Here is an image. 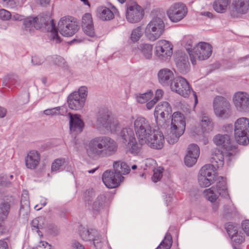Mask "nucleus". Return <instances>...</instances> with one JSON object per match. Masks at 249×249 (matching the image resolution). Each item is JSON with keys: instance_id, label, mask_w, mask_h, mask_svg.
<instances>
[{"instance_id": "nucleus-1", "label": "nucleus", "mask_w": 249, "mask_h": 249, "mask_svg": "<svg viewBox=\"0 0 249 249\" xmlns=\"http://www.w3.org/2000/svg\"><path fill=\"white\" fill-rule=\"evenodd\" d=\"M134 128L141 145L146 144L156 149L163 148L165 142L163 133L159 129H151L149 122L145 118H137L134 123Z\"/></svg>"}, {"instance_id": "nucleus-2", "label": "nucleus", "mask_w": 249, "mask_h": 249, "mask_svg": "<svg viewBox=\"0 0 249 249\" xmlns=\"http://www.w3.org/2000/svg\"><path fill=\"white\" fill-rule=\"evenodd\" d=\"M211 159L213 164L205 165L200 170L199 183L202 187L209 186L214 182L217 178L216 169L224 164V155L219 149L213 150Z\"/></svg>"}, {"instance_id": "nucleus-3", "label": "nucleus", "mask_w": 249, "mask_h": 249, "mask_svg": "<svg viewBox=\"0 0 249 249\" xmlns=\"http://www.w3.org/2000/svg\"><path fill=\"white\" fill-rule=\"evenodd\" d=\"M24 24L26 30L30 31L34 29L46 30L48 32V36L51 40L56 43L60 42L52 14H46L38 18L28 17L24 20Z\"/></svg>"}, {"instance_id": "nucleus-4", "label": "nucleus", "mask_w": 249, "mask_h": 249, "mask_svg": "<svg viewBox=\"0 0 249 249\" xmlns=\"http://www.w3.org/2000/svg\"><path fill=\"white\" fill-rule=\"evenodd\" d=\"M86 149L89 156H100L107 152H115L117 150V145L110 138H97L89 142L86 146Z\"/></svg>"}, {"instance_id": "nucleus-5", "label": "nucleus", "mask_w": 249, "mask_h": 249, "mask_svg": "<svg viewBox=\"0 0 249 249\" xmlns=\"http://www.w3.org/2000/svg\"><path fill=\"white\" fill-rule=\"evenodd\" d=\"M186 126L185 119L184 115L179 112H175L172 118L168 134L167 141L169 143L173 144L184 132Z\"/></svg>"}, {"instance_id": "nucleus-6", "label": "nucleus", "mask_w": 249, "mask_h": 249, "mask_svg": "<svg viewBox=\"0 0 249 249\" xmlns=\"http://www.w3.org/2000/svg\"><path fill=\"white\" fill-rule=\"evenodd\" d=\"M191 60L193 64H196L197 60H204L208 59L212 54V46L205 42H200L192 50L186 47Z\"/></svg>"}, {"instance_id": "nucleus-7", "label": "nucleus", "mask_w": 249, "mask_h": 249, "mask_svg": "<svg viewBox=\"0 0 249 249\" xmlns=\"http://www.w3.org/2000/svg\"><path fill=\"white\" fill-rule=\"evenodd\" d=\"M235 139L239 144L245 145L249 143V119H238L235 123Z\"/></svg>"}, {"instance_id": "nucleus-8", "label": "nucleus", "mask_w": 249, "mask_h": 249, "mask_svg": "<svg viewBox=\"0 0 249 249\" xmlns=\"http://www.w3.org/2000/svg\"><path fill=\"white\" fill-rule=\"evenodd\" d=\"M164 31V24L161 19L158 18H153L147 24L145 30L146 36L151 41L159 38Z\"/></svg>"}, {"instance_id": "nucleus-9", "label": "nucleus", "mask_w": 249, "mask_h": 249, "mask_svg": "<svg viewBox=\"0 0 249 249\" xmlns=\"http://www.w3.org/2000/svg\"><path fill=\"white\" fill-rule=\"evenodd\" d=\"M58 30L64 36H73L78 29V25L74 18L71 17H64L58 22Z\"/></svg>"}, {"instance_id": "nucleus-10", "label": "nucleus", "mask_w": 249, "mask_h": 249, "mask_svg": "<svg viewBox=\"0 0 249 249\" xmlns=\"http://www.w3.org/2000/svg\"><path fill=\"white\" fill-rule=\"evenodd\" d=\"M204 194L206 198L212 202L216 201L219 196L224 197L229 196L226 183L224 181L219 182L216 187H212L205 190Z\"/></svg>"}, {"instance_id": "nucleus-11", "label": "nucleus", "mask_w": 249, "mask_h": 249, "mask_svg": "<svg viewBox=\"0 0 249 249\" xmlns=\"http://www.w3.org/2000/svg\"><path fill=\"white\" fill-rule=\"evenodd\" d=\"M173 45L168 41L160 40L159 41L155 47V54L162 61H168L173 54Z\"/></svg>"}, {"instance_id": "nucleus-12", "label": "nucleus", "mask_w": 249, "mask_h": 249, "mask_svg": "<svg viewBox=\"0 0 249 249\" xmlns=\"http://www.w3.org/2000/svg\"><path fill=\"white\" fill-rule=\"evenodd\" d=\"M143 9L135 1H129L127 4L126 17L127 20L131 23L140 21L143 18Z\"/></svg>"}, {"instance_id": "nucleus-13", "label": "nucleus", "mask_w": 249, "mask_h": 249, "mask_svg": "<svg viewBox=\"0 0 249 249\" xmlns=\"http://www.w3.org/2000/svg\"><path fill=\"white\" fill-rule=\"evenodd\" d=\"M187 13V8L182 3H177L171 6L167 11L170 19L174 22L181 20Z\"/></svg>"}, {"instance_id": "nucleus-14", "label": "nucleus", "mask_w": 249, "mask_h": 249, "mask_svg": "<svg viewBox=\"0 0 249 249\" xmlns=\"http://www.w3.org/2000/svg\"><path fill=\"white\" fill-rule=\"evenodd\" d=\"M173 91L176 92L183 97H187L191 93L190 85L187 80L182 77H178L171 84Z\"/></svg>"}, {"instance_id": "nucleus-15", "label": "nucleus", "mask_w": 249, "mask_h": 249, "mask_svg": "<svg viewBox=\"0 0 249 249\" xmlns=\"http://www.w3.org/2000/svg\"><path fill=\"white\" fill-rule=\"evenodd\" d=\"M123 178V176L117 175L114 172L107 171L103 174L102 179L107 188H114L120 185Z\"/></svg>"}, {"instance_id": "nucleus-16", "label": "nucleus", "mask_w": 249, "mask_h": 249, "mask_svg": "<svg viewBox=\"0 0 249 249\" xmlns=\"http://www.w3.org/2000/svg\"><path fill=\"white\" fill-rule=\"evenodd\" d=\"M249 8V0H234L233 7L230 10L232 18H237L246 13Z\"/></svg>"}, {"instance_id": "nucleus-17", "label": "nucleus", "mask_w": 249, "mask_h": 249, "mask_svg": "<svg viewBox=\"0 0 249 249\" xmlns=\"http://www.w3.org/2000/svg\"><path fill=\"white\" fill-rule=\"evenodd\" d=\"M199 154V148L197 145L193 144L189 145L184 159L185 164L189 167L193 166L196 162Z\"/></svg>"}, {"instance_id": "nucleus-18", "label": "nucleus", "mask_w": 249, "mask_h": 249, "mask_svg": "<svg viewBox=\"0 0 249 249\" xmlns=\"http://www.w3.org/2000/svg\"><path fill=\"white\" fill-rule=\"evenodd\" d=\"M81 26L86 34L88 36L94 37L95 35L91 15L89 13L84 14L81 20Z\"/></svg>"}, {"instance_id": "nucleus-19", "label": "nucleus", "mask_w": 249, "mask_h": 249, "mask_svg": "<svg viewBox=\"0 0 249 249\" xmlns=\"http://www.w3.org/2000/svg\"><path fill=\"white\" fill-rule=\"evenodd\" d=\"M40 154L36 150L30 151L25 158V165L30 169H36L40 161Z\"/></svg>"}, {"instance_id": "nucleus-20", "label": "nucleus", "mask_w": 249, "mask_h": 249, "mask_svg": "<svg viewBox=\"0 0 249 249\" xmlns=\"http://www.w3.org/2000/svg\"><path fill=\"white\" fill-rule=\"evenodd\" d=\"M213 106L215 114L222 117L228 109L229 104L224 98L218 96L214 100Z\"/></svg>"}, {"instance_id": "nucleus-21", "label": "nucleus", "mask_w": 249, "mask_h": 249, "mask_svg": "<svg viewBox=\"0 0 249 249\" xmlns=\"http://www.w3.org/2000/svg\"><path fill=\"white\" fill-rule=\"evenodd\" d=\"M171 112L172 108L169 103L163 102L156 107L154 115L157 120H160L167 117Z\"/></svg>"}, {"instance_id": "nucleus-22", "label": "nucleus", "mask_w": 249, "mask_h": 249, "mask_svg": "<svg viewBox=\"0 0 249 249\" xmlns=\"http://www.w3.org/2000/svg\"><path fill=\"white\" fill-rule=\"evenodd\" d=\"M213 128V124L210 122L209 117L204 114L201 123L195 129V132L198 135H203L205 132L211 131Z\"/></svg>"}, {"instance_id": "nucleus-23", "label": "nucleus", "mask_w": 249, "mask_h": 249, "mask_svg": "<svg viewBox=\"0 0 249 249\" xmlns=\"http://www.w3.org/2000/svg\"><path fill=\"white\" fill-rule=\"evenodd\" d=\"M233 102L237 107L244 108L249 106V98L246 93L237 92L233 98Z\"/></svg>"}, {"instance_id": "nucleus-24", "label": "nucleus", "mask_w": 249, "mask_h": 249, "mask_svg": "<svg viewBox=\"0 0 249 249\" xmlns=\"http://www.w3.org/2000/svg\"><path fill=\"white\" fill-rule=\"evenodd\" d=\"M69 107L72 109L77 110L80 109L83 106L84 101L79 98V96L77 93H73L68 99Z\"/></svg>"}, {"instance_id": "nucleus-25", "label": "nucleus", "mask_w": 249, "mask_h": 249, "mask_svg": "<svg viewBox=\"0 0 249 249\" xmlns=\"http://www.w3.org/2000/svg\"><path fill=\"white\" fill-rule=\"evenodd\" d=\"M158 76L160 83L162 84H167L174 78V74L168 69H163L159 71Z\"/></svg>"}, {"instance_id": "nucleus-26", "label": "nucleus", "mask_w": 249, "mask_h": 249, "mask_svg": "<svg viewBox=\"0 0 249 249\" xmlns=\"http://www.w3.org/2000/svg\"><path fill=\"white\" fill-rule=\"evenodd\" d=\"M113 169L117 175H123L129 173L130 169L127 164L122 161H116L113 163Z\"/></svg>"}, {"instance_id": "nucleus-27", "label": "nucleus", "mask_w": 249, "mask_h": 249, "mask_svg": "<svg viewBox=\"0 0 249 249\" xmlns=\"http://www.w3.org/2000/svg\"><path fill=\"white\" fill-rule=\"evenodd\" d=\"M70 128L71 131H78L81 132L84 126V124L81 119L77 115L72 116L70 114Z\"/></svg>"}, {"instance_id": "nucleus-28", "label": "nucleus", "mask_w": 249, "mask_h": 249, "mask_svg": "<svg viewBox=\"0 0 249 249\" xmlns=\"http://www.w3.org/2000/svg\"><path fill=\"white\" fill-rule=\"evenodd\" d=\"M231 0H215L213 4L214 10L219 13H225L229 8Z\"/></svg>"}, {"instance_id": "nucleus-29", "label": "nucleus", "mask_w": 249, "mask_h": 249, "mask_svg": "<svg viewBox=\"0 0 249 249\" xmlns=\"http://www.w3.org/2000/svg\"><path fill=\"white\" fill-rule=\"evenodd\" d=\"M97 16L103 20H110L114 17L112 12L108 8L100 6L97 9Z\"/></svg>"}, {"instance_id": "nucleus-30", "label": "nucleus", "mask_w": 249, "mask_h": 249, "mask_svg": "<svg viewBox=\"0 0 249 249\" xmlns=\"http://www.w3.org/2000/svg\"><path fill=\"white\" fill-rule=\"evenodd\" d=\"M228 234L233 240L237 243H241L244 241V238L242 236L238 235L237 228L232 225H229L227 228Z\"/></svg>"}, {"instance_id": "nucleus-31", "label": "nucleus", "mask_w": 249, "mask_h": 249, "mask_svg": "<svg viewBox=\"0 0 249 249\" xmlns=\"http://www.w3.org/2000/svg\"><path fill=\"white\" fill-rule=\"evenodd\" d=\"M10 205L8 203H3L0 206V234L2 233L1 222L6 218L9 212Z\"/></svg>"}, {"instance_id": "nucleus-32", "label": "nucleus", "mask_w": 249, "mask_h": 249, "mask_svg": "<svg viewBox=\"0 0 249 249\" xmlns=\"http://www.w3.org/2000/svg\"><path fill=\"white\" fill-rule=\"evenodd\" d=\"M213 141L217 145H222L225 148L228 147L230 143L229 137L227 135H217L214 138Z\"/></svg>"}, {"instance_id": "nucleus-33", "label": "nucleus", "mask_w": 249, "mask_h": 249, "mask_svg": "<svg viewBox=\"0 0 249 249\" xmlns=\"http://www.w3.org/2000/svg\"><path fill=\"white\" fill-rule=\"evenodd\" d=\"M141 51L146 58H150L153 53V46L150 44H143L141 47Z\"/></svg>"}, {"instance_id": "nucleus-34", "label": "nucleus", "mask_w": 249, "mask_h": 249, "mask_svg": "<svg viewBox=\"0 0 249 249\" xmlns=\"http://www.w3.org/2000/svg\"><path fill=\"white\" fill-rule=\"evenodd\" d=\"M142 35V30L140 27L134 29L131 34L130 39L133 42L138 41Z\"/></svg>"}, {"instance_id": "nucleus-35", "label": "nucleus", "mask_w": 249, "mask_h": 249, "mask_svg": "<svg viewBox=\"0 0 249 249\" xmlns=\"http://www.w3.org/2000/svg\"><path fill=\"white\" fill-rule=\"evenodd\" d=\"M153 96V94L151 91L147 92L145 93L141 94L137 97V101L140 103H144L150 100Z\"/></svg>"}, {"instance_id": "nucleus-36", "label": "nucleus", "mask_w": 249, "mask_h": 249, "mask_svg": "<svg viewBox=\"0 0 249 249\" xmlns=\"http://www.w3.org/2000/svg\"><path fill=\"white\" fill-rule=\"evenodd\" d=\"M162 169L160 167L153 170L154 174L152 179L154 182H156L161 179L162 176Z\"/></svg>"}, {"instance_id": "nucleus-37", "label": "nucleus", "mask_w": 249, "mask_h": 249, "mask_svg": "<svg viewBox=\"0 0 249 249\" xmlns=\"http://www.w3.org/2000/svg\"><path fill=\"white\" fill-rule=\"evenodd\" d=\"M172 243V240L170 238H165L157 249H169L171 247Z\"/></svg>"}, {"instance_id": "nucleus-38", "label": "nucleus", "mask_w": 249, "mask_h": 249, "mask_svg": "<svg viewBox=\"0 0 249 249\" xmlns=\"http://www.w3.org/2000/svg\"><path fill=\"white\" fill-rule=\"evenodd\" d=\"M11 18L10 12L5 9L0 10V18L3 20H7Z\"/></svg>"}, {"instance_id": "nucleus-39", "label": "nucleus", "mask_w": 249, "mask_h": 249, "mask_svg": "<svg viewBox=\"0 0 249 249\" xmlns=\"http://www.w3.org/2000/svg\"><path fill=\"white\" fill-rule=\"evenodd\" d=\"M64 160L62 159L56 160L52 164V170L53 171L58 170L64 163Z\"/></svg>"}, {"instance_id": "nucleus-40", "label": "nucleus", "mask_w": 249, "mask_h": 249, "mask_svg": "<svg viewBox=\"0 0 249 249\" xmlns=\"http://www.w3.org/2000/svg\"><path fill=\"white\" fill-rule=\"evenodd\" d=\"M128 146L131 147V152L135 153L139 148L138 144L136 143L135 139L134 138H132L130 142H128Z\"/></svg>"}, {"instance_id": "nucleus-41", "label": "nucleus", "mask_w": 249, "mask_h": 249, "mask_svg": "<svg viewBox=\"0 0 249 249\" xmlns=\"http://www.w3.org/2000/svg\"><path fill=\"white\" fill-rule=\"evenodd\" d=\"M79 96V98L80 99L84 100L85 101V98L87 95V88L85 87H81L78 92H76Z\"/></svg>"}, {"instance_id": "nucleus-42", "label": "nucleus", "mask_w": 249, "mask_h": 249, "mask_svg": "<svg viewBox=\"0 0 249 249\" xmlns=\"http://www.w3.org/2000/svg\"><path fill=\"white\" fill-rule=\"evenodd\" d=\"M242 229L244 232L249 235V220L244 221L242 224Z\"/></svg>"}, {"instance_id": "nucleus-43", "label": "nucleus", "mask_w": 249, "mask_h": 249, "mask_svg": "<svg viewBox=\"0 0 249 249\" xmlns=\"http://www.w3.org/2000/svg\"><path fill=\"white\" fill-rule=\"evenodd\" d=\"M163 95V91L161 89H157L155 93V96L153 99L157 102L160 99H161Z\"/></svg>"}, {"instance_id": "nucleus-44", "label": "nucleus", "mask_w": 249, "mask_h": 249, "mask_svg": "<svg viewBox=\"0 0 249 249\" xmlns=\"http://www.w3.org/2000/svg\"><path fill=\"white\" fill-rule=\"evenodd\" d=\"M80 235L83 239H87L89 235V231L86 229L83 228Z\"/></svg>"}, {"instance_id": "nucleus-45", "label": "nucleus", "mask_w": 249, "mask_h": 249, "mask_svg": "<svg viewBox=\"0 0 249 249\" xmlns=\"http://www.w3.org/2000/svg\"><path fill=\"white\" fill-rule=\"evenodd\" d=\"M156 103V101H155L154 99L152 100L151 101L147 103L146 104V107L147 109H150L151 108H152Z\"/></svg>"}, {"instance_id": "nucleus-46", "label": "nucleus", "mask_w": 249, "mask_h": 249, "mask_svg": "<svg viewBox=\"0 0 249 249\" xmlns=\"http://www.w3.org/2000/svg\"><path fill=\"white\" fill-rule=\"evenodd\" d=\"M0 249H8L7 244L6 242L0 240Z\"/></svg>"}, {"instance_id": "nucleus-47", "label": "nucleus", "mask_w": 249, "mask_h": 249, "mask_svg": "<svg viewBox=\"0 0 249 249\" xmlns=\"http://www.w3.org/2000/svg\"><path fill=\"white\" fill-rule=\"evenodd\" d=\"M12 18L15 20H21L22 19V16L18 14L14 15Z\"/></svg>"}, {"instance_id": "nucleus-48", "label": "nucleus", "mask_w": 249, "mask_h": 249, "mask_svg": "<svg viewBox=\"0 0 249 249\" xmlns=\"http://www.w3.org/2000/svg\"><path fill=\"white\" fill-rule=\"evenodd\" d=\"M6 113V110L0 107V117H3Z\"/></svg>"}, {"instance_id": "nucleus-49", "label": "nucleus", "mask_w": 249, "mask_h": 249, "mask_svg": "<svg viewBox=\"0 0 249 249\" xmlns=\"http://www.w3.org/2000/svg\"><path fill=\"white\" fill-rule=\"evenodd\" d=\"M42 5H45L49 3L50 0H38Z\"/></svg>"}, {"instance_id": "nucleus-50", "label": "nucleus", "mask_w": 249, "mask_h": 249, "mask_svg": "<svg viewBox=\"0 0 249 249\" xmlns=\"http://www.w3.org/2000/svg\"><path fill=\"white\" fill-rule=\"evenodd\" d=\"M38 220L37 219H34L32 221V225L33 227L38 229Z\"/></svg>"}, {"instance_id": "nucleus-51", "label": "nucleus", "mask_w": 249, "mask_h": 249, "mask_svg": "<svg viewBox=\"0 0 249 249\" xmlns=\"http://www.w3.org/2000/svg\"><path fill=\"white\" fill-rule=\"evenodd\" d=\"M74 247L75 249H84V247L79 243L75 244Z\"/></svg>"}, {"instance_id": "nucleus-52", "label": "nucleus", "mask_w": 249, "mask_h": 249, "mask_svg": "<svg viewBox=\"0 0 249 249\" xmlns=\"http://www.w3.org/2000/svg\"><path fill=\"white\" fill-rule=\"evenodd\" d=\"M108 117H107V119L106 118H103L102 120H100V121L103 124V125H106V124L108 120ZM106 127H107V125H106Z\"/></svg>"}, {"instance_id": "nucleus-53", "label": "nucleus", "mask_w": 249, "mask_h": 249, "mask_svg": "<svg viewBox=\"0 0 249 249\" xmlns=\"http://www.w3.org/2000/svg\"><path fill=\"white\" fill-rule=\"evenodd\" d=\"M45 113L47 115L53 114L54 112L53 110H46L44 111Z\"/></svg>"}, {"instance_id": "nucleus-54", "label": "nucleus", "mask_w": 249, "mask_h": 249, "mask_svg": "<svg viewBox=\"0 0 249 249\" xmlns=\"http://www.w3.org/2000/svg\"><path fill=\"white\" fill-rule=\"evenodd\" d=\"M126 132H127V130H126V129H124L122 131V133H124V134L122 136L123 137H124V139L126 140V139H127V136L124 134V133Z\"/></svg>"}, {"instance_id": "nucleus-55", "label": "nucleus", "mask_w": 249, "mask_h": 249, "mask_svg": "<svg viewBox=\"0 0 249 249\" xmlns=\"http://www.w3.org/2000/svg\"><path fill=\"white\" fill-rule=\"evenodd\" d=\"M5 4H8L10 2L13 0H1Z\"/></svg>"}, {"instance_id": "nucleus-56", "label": "nucleus", "mask_w": 249, "mask_h": 249, "mask_svg": "<svg viewBox=\"0 0 249 249\" xmlns=\"http://www.w3.org/2000/svg\"><path fill=\"white\" fill-rule=\"evenodd\" d=\"M81 0L85 4L89 5V3L88 0Z\"/></svg>"}, {"instance_id": "nucleus-57", "label": "nucleus", "mask_w": 249, "mask_h": 249, "mask_svg": "<svg viewBox=\"0 0 249 249\" xmlns=\"http://www.w3.org/2000/svg\"><path fill=\"white\" fill-rule=\"evenodd\" d=\"M114 126H115V125L114 124H110L109 127L110 128L111 131H114L113 128Z\"/></svg>"}, {"instance_id": "nucleus-58", "label": "nucleus", "mask_w": 249, "mask_h": 249, "mask_svg": "<svg viewBox=\"0 0 249 249\" xmlns=\"http://www.w3.org/2000/svg\"><path fill=\"white\" fill-rule=\"evenodd\" d=\"M4 179L3 177H0V184L3 185L4 183L3 182V179Z\"/></svg>"}, {"instance_id": "nucleus-59", "label": "nucleus", "mask_w": 249, "mask_h": 249, "mask_svg": "<svg viewBox=\"0 0 249 249\" xmlns=\"http://www.w3.org/2000/svg\"><path fill=\"white\" fill-rule=\"evenodd\" d=\"M194 97H195V103L196 104L197 103V98L195 93L194 94Z\"/></svg>"}, {"instance_id": "nucleus-60", "label": "nucleus", "mask_w": 249, "mask_h": 249, "mask_svg": "<svg viewBox=\"0 0 249 249\" xmlns=\"http://www.w3.org/2000/svg\"><path fill=\"white\" fill-rule=\"evenodd\" d=\"M132 168L133 170L136 169L137 168V166L136 165H134L132 166Z\"/></svg>"}, {"instance_id": "nucleus-61", "label": "nucleus", "mask_w": 249, "mask_h": 249, "mask_svg": "<svg viewBox=\"0 0 249 249\" xmlns=\"http://www.w3.org/2000/svg\"><path fill=\"white\" fill-rule=\"evenodd\" d=\"M119 1H120L121 3H124L126 0H118Z\"/></svg>"}, {"instance_id": "nucleus-62", "label": "nucleus", "mask_w": 249, "mask_h": 249, "mask_svg": "<svg viewBox=\"0 0 249 249\" xmlns=\"http://www.w3.org/2000/svg\"><path fill=\"white\" fill-rule=\"evenodd\" d=\"M58 58H59V60H60L61 61H64V59H63V58H62V57H58Z\"/></svg>"}]
</instances>
